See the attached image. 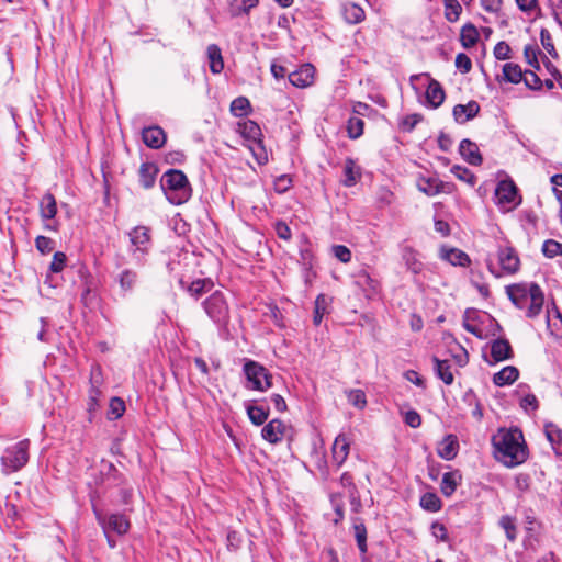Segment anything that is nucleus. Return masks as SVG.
I'll list each match as a JSON object with an SVG mask.
<instances>
[{
	"instance_id": "774afa93",
	"label": "nucleus",
	"mask_w": 562,
	"mask_h": 562,
	"mask_svg": "<svg viewBox=\"0 0 562 562\" xmlns=\"http://www.w3.org/2000/svg\"><path fill=\"white\" fill-rule=\"evenodd\" d=\"M226 542L229 551H236L240 548L241 536L235 530H229L226 536Z\"/></svg>"
},
{
	"instance_id": "e433bc0d",
	"label": "nucleus",
	"mask_w": 562,
	"mask_h": 562,
	"mask_svg": "<svg viewBox=\"0 0 562 562\" xmlns=\"http://www.w3.org/2000/svg\"><path fill=\"white\" fill-rule=\"evenodd\" d=\"M356 283L362 288L367 296L373 295L379 290V281L372 278L367 271H360L356 277Z\"/></svg>"
},
{
	"instance_id": "f704fd0d",
	"label": "nucleus",
	"mask_w": 562,
	"mask_h": 562,
	"mask_svg": "<svg viewBox=\"0 0 562 562\" xmlns=\"http://www.w3.org/2000/svg\"><path fill=\"white\" fill-rule=\"evenodd\" d=\"M40 214L43 220H53L57 214V203L55 196L47 192L40 202Z\"/></svg>"
},
{
	"instance_id": "49530a36",
	"label": "nucleus",
	"mask_w": 562,
	"mask_h": 562,
	"mask_svg": "<svg viewBox=\"0 0 562 562\" xmlns=\"http://www.w3.org/2000/svg\"><path fill=\"white\" fill-rule=\"evenodd\" d=\"M364 122L359 116H350L347 121V134L351 139H357L363 134Z\"/></svg>"
},
{
	"instance_id": "052dcab7",
	"label": "nucleus",
	"mask_w": 562,
	"mask_h": 562,
	"mask_svg": "<svg viewBox=\"0 0 562 562\" xmlns=\"http://www.w3.org/2000/svg\"><path fill=\"white\" fill-rule=\"evenodd\" d=\"M35 246L41 254L45 255L54 249V241L52 238L41 235L36 237Z\"/></svg>"
},
{
	"instance_id": "412c9836",
	"label": "nucleus",
	"mask_w": 562,
	"mask_h": 562,
	"mask_svg": "<svg viewBox=\"0 0 562 562\" xmlns=\"http://www.w3.org/2000/svg\"><path fill=\"white\" fill-rule=\"evenodd\" d=\"M479 112V103L476 101H470L467 104H457L453 108L452 114L457 123L463 124L475 117Z\"/></svg>"
},
{
	"instance_id": "72a5a7b5",
	"label": "nucleus",
	"mask_w": 562,
	"mask_h": 562,
	"mask_svg": "<svg viewBox=\"0 0 562 562\" xmlns=\"http://www.w3.org/2000/svg\"><path fill=\"white\" fill-rule=\"evenodd\" d=\"M158 168L153 162H143L139 167V182L143 188L150 189L155 184Z\"/></svg>"
},
{
	"instance_id": "423d86ee",
	"label": "nucleus",
	"mask_w": 562,
	"mask_h": 562,
	"mask_svg": "<svg viewBox=\"0 0 562 562\" xmlns=\"http://www.w3.org/2000/svg\"><path fill=\"white\" fill-rule=\"evenodd\" d=\"M98 522L101 525L105 536L114 532L117 536L127 533L131 528L130 520L122 514H102L95 508L93 509Z\"/></svg>"
},
{
	"instance_id": "aec40b11",
	"label": "nucleus",
	"mask_w": 562,
	"mask_h": 562,
	"mask_svg": "<svg viewBox=\"0 0 562 562\" xmlns=\"http://www.w3.org/2000/svg\"><path fill=\"white\" fill-rule=\"evenodd\" d=\"M544 296L541 288L537 283H530V301L527 307V317L535 318L542 311Z\"/></svg>"
},
{
	"instance_id": "13d9d810",
	"label": "nucleus",
	"mask_w": 562,
	"mask_h": 562,
	"mask_svg": "<svg viewBox=\"0 0 562 562\" xmlns=\"http://www.w3.org/2000/svg\"><path fill=\"white\" fill-rule=\"evenodd\" d=\"M461 11L462 8L457 0H448L446 2L445 15L449 22H456L459 19Z\"/></svg>"
},
{
	"instance_id": "20e7f679",
	"label": "nucleus",
	"mask_w": 562,
	"mask_h": 562,
	"mask_svg": "<svg viewBox=\"0 0 562 562\" xmlns=\"http://www.w3.org/2000/svg\"><path fill=\"white\" fill-rule=\"evenodd\" d=\"M243 371L249 383L247 385L249 390L265 392L272 387V374L261 363L245 359Z\"/></svg>"
},
{
	"instance_id": "1a4fd4ad",
	"label": "nucleus",
	"mask_w": 562,
	"mask_h": 562,
	"mask_svg": "<svg viewBox=\"0 0 562 562\" xmlns=\"http://www.w3.org/2000/svg\"><path fill=\"white\" fill-rule=\"evenodd\" d=\"M495 198L499 205L516 206L520 203L516 201L518 198V189L512 180H502L495 189Z\"/></svg>"
},
{
	"instance_id": "9d476101",
	"label": "nucleus",
	"mask_w": 562,
	"mask_h": 562,
	"mask_svg": "<svg viewBox=\"0 0 562 562\" xmlns=\"http://www.w3.org/2000/svg\"><path fill=\"white\" fill-rule=\"evenodd\" d=\"M497 257L499 266L505 273L514 274L519 270L520 259L515 248L510 246H499Z\"/></svg>"
},
{
	"instance_id": "37998d69",
	"label": "nucleus",
	"mask_w": 562,
	"mask_h": 562,
	"mask_svg": "<svg viewBox=\"0 0 562 562\" xmlns=\"http://www.w3.org/2000/svg\"><path fill=\"white\" fill-rule=\"evenodd\" d=\"M498 525L505 531L507 540L515 542L517 539L516 519L509 515H504L499 518Z\"/></svg>"
},
{
	"instance_id": "8fccbe9b",
	"label": "nucleus",
	"mask_w": 562,
	"mask_h": 562,
	"mask_svg": "<svg viewBox=\"0 0 562 562\" xmlns=\"http://www.w3.org/2000/svg\"><path fill=\"white\" fill-rule=\"evenodd\" d=\"M539 54H541V50L535 45H526L524 48L525 60L533 68V70H540V64L538 60Z\"/></svg>"
},
{
	"instance_id": "a878e982",
	"label": "nucleus",
	"mask_w": 562,
	"mask_h": 562,
	"mask_svg": "<svg viewBox=\"0 0 562 562\" xmlns=\"http://www.w3.org/2000/svg\"><path fill=\"white\" fill-rule=\"evenodd\" d=\"M462 474L459 470L443 473L440 490L446 497H450L461 484Z\"/></svg>"
},
{
	"instance_id": "5fc2aeb1",
	"label": "nucleus",
	"mask_w": 562,
	"mask_h": 562,
	"mask_svg": "<svg viewBox=\"0 0 562 562\" xmlns=\"http://www.w3.org/2000/svg\"><path fill=\"white\" fill-rule=\"evenodd\" d=\"M542 254L547 258L562 256V244L554 239H547L542 245Z\"/></svg>"
},
{
	"instance_id": "a18cd8bd",
	"label": "nucleus",
	"mask_w": 562,
	"mask_h": 562,
	"mask_svg": "<svg viewBox=\"0 0 562 562\" xmlns=\"http://www.w3.org/2000/svg\"><path fill=\"white\" fill-rule=\"evenodd\" d=\"M257 4L258 0H232L229 7L232 14L236 16L243 13H249Z\"/></svg>"
},
{
	"instance_id": "e2e57ef3",
	"label": "nucleus",
	"mask_w": 562,
	"mask_h": 562,
	"mask_svg": "<svg viewBox=\"0 0 562 562\" xmlns=\"http://www.w3.org/2000/svg\"><path fill=\"white\" fill-rule=\"evenodd\" d=\"M67 257L61 251H56L49 266V270L54 273L60 272L66 265Z\"/></svg>"
},
{
	"instance_id": "3c124183",
	"label": "nucleus",
	"mask_w": 562,
	"mask_h": 562,
	"mask_svg": "<svg viewBox=\"0 0 562 562\" xmlns=\"http://www.w3.org/2000/svg\"><path fill=\"white\" fill-rule=\"evenodd\" d=\"M250 110V102L246 97H238L231 104V112L234 116H243Z\"/></svg>"
},
{
	"instance_id": "6ab92c4d",
	"label": "nucleus",
	"mask_w": 562,
	"mask_h": 562,
	"mask_svg": "<svg viewBox=\"0 0 562 562\" xmlns=\"http://www.w3.org/2000/svg\"><path fill=\"white\" fill-rule=\"evenodd\" d=\"M180 285L183 289H186L192 297L198 300L203 294L209 293L213 290L214 282L210 278H203L195 279L190 284L186 285L184 281L181 279Z\"/></svg>"
},
{
	"instance_id": "4468645a",
	"label": "nucleus",
	"mask_w": 562,
	"mask_h": 562,
	"mask_svg": "<svg viewBox=\"0 0 562 562\" xmlns=\"http://www.w3.org/2000/svg\"><path fill=\"white\" fill-rule=\"evenodd\" d=\"M491 363L509 360L514 357V352L509 341L505 338H497L491 342Z\"/></svg>"
},
{
	"instance_id": "864d4df0",
	"label": "nucleus",
	"mask_w": 562,
	"mask_h": 562,
	"mask_svg": "<svg viewBox=\"0 0 562 562\" xmlns=\"http://www.w3.org/2000/svg\"><path fill=\"white\" fill-rule=\"evenodd\" d=\"M451 172L460 180L471 184V186H474L476 183V177L475 175L469 170L468 168L465 167H461L459 165H454L452 168H451Z\"/></svg>"
},
{
	"instance_id": "a211bd4d",
	"label": "nucleus",
	"mask_w": 562,
	"mask_h": 562,
	"mask_svg": "<svg viewBox=\"0 0 562 562\" xmlns=\"http://www.w3.org/2000/svg\"><path fill=\"white\" fill-rule=\"evenodd\" d=\"M285 432V425L280 419H272L263 426L261 436L270 443H278L282 440Z\"/></svg>"
},
{
	"instance_id": "c03bdc74",
	"label": "nucleus",
	"mask_w": 562,
	"mask_h": 562,
	"mask_svg": "<svg viewBox=\"0 0 562 562\" xmlns=\"http://www.w3.org/2000/svg\"><path fill=\"white\" fill-rule=\"evenodd\" d=\"M101 395V391L92 384L89 390V396L87 402V412L89 414V422H92L95 413L99 409V396Z\"/></svg>"
},
{
	"instance_id": "6e6d98bb",
	"label": "nucleus",
	"mask_w": 562,
	"mask_h": 562,
	"mask_svg": "<svg viewBox=\"0 0 562 562\" xmlns=\"http://www.w3.org/2000/svg\"><path fill=\"white\" fill-rule=\"evenodd\" d=\"M537 70H526L522 81L526 87L533 91H540L543 87L542 80L536 74Z\"/></svg>"
},
{
	"instance_id": "bb28decb",
	"label": "nucleus",
	"mask_w": 562,
	"mask_h": 562,
	"mask_svg": "<svg viewBox=\"0 0 562 562\" xmlns=\"http://www.w3.org/2000/svg\"><path fill=\"white\" fill-rule=\"evenodd\" d=\"M402 259L406 268L414 274H418L424 269V263L419 258V254L409 246L402 248Z\"/></svg>"
},
{
	"instance_id": "f03ea898",
	"label": "nucleus",
	"mask_w": 562,
	"mask_h": 562,
	"mask_svg": "<svg viewBox=\"0 0 562 562\" xmlns=\"http://www.w3.org/2000/svg\"><path fill=\"white\" fill-rule=\"evenodd\" d=\"M160 187L167 200L180 205L186 203L192 194V189L187 176L178 169H169L161 176Z\"/></svg>"
},
{
	"instance_id": "f3484780",
	"label": "nucleus",
	"mask_w": 562,
	"mask_h": 562,
	"mask_svg": "<svg viewBox=\"0 0 562 562\" xmlns=\"http://www.w3.org/2000/svg\"><path fill=\"white\" fill-rule=\"evenodd\" d=\"M459 153L472 166H480L483 161L477 145L468 138L461 140Z\"/></svg>"
},
{
	"instance_id": "393cba45",
	"label": "nucleus",
	"mask_w": 562,
	"mask_h": 562,
	"mask_svg": "<svg viewBox=\"0 0 562 562\" xmlns=\"http://www.w3.org/2000/svg\"><path fill=\"white\" fill-rule=\"evenodd\" d=\"M333 299L326 294H318L314 302L313 324L319 326L325 315L330 313Z\"/></svg>"
},
{
	"instance_id": "f257e3e1",
	"label": "nucleus",
	"mask_w": 562,
	"mask_h": 562,
	"mask_svg": "<svg viewBox=\"0 0 562 562\" xmlns=\"http://www.w3.org/2000/svg\"><path fill=\"white\" fill-rule=\"evenodd\" d=\"M492 442L496 459L508 468L517 467L528 458V449L518 428L499 429Z\"/></svg>"
},
{
	"instance_id": "ea45409f",
	"label": "nucleus",
	"mask_w": 562,
	"mask_h": 562,
	"mask_svg": "<svg viewBox=\"0 0 562 562\" xmlns=\"http://www.w3.org/2000/svg\"><path fill=\"white\" fill-rule=\"evenodd\" d=\"M524 75L518 64L507 63L503 66V77L507 82L517 85L522 81Z\"/></svg>"
},
{
	"instance_id": "f8f14e48",
	"label": "nucleus",
	"mask_w": 562,
	"mask_h": 562,
	"mask_svg": "<svg viewBox=\"0 0 562 562\" xmlns=\"http://www.w3.org/2000/svg\"><path fill=\"white\" fill-rule=\"evenodd\" d=\"M439 257L452 266L468 267L471 263L469 255L454 247L441 246Z\"/></svg>"
},
{
	"instance_id": "7ed1b4c3",
	"label": "nucleus",
	"mask_w": 562,
	"mask_h": 562,
	"mask_svg": "<svg viewBox=\"0 0 562 562\" xmlns=\"http://www.w3.org/2000/svg\"><path fill=\"white\" fill-rule=\"evenodd\" d=\"M202 306L209 318L220 330L227 329L229 324V306L226 296L221 291H214L203 302Z\"/></svg>"
},
{
	"instance_id": "2f4dec72",
	"label": "nucleus",
	"mask_w": 562,
	"mask_h": 562,
	"mask_svg": "<svg viewBox=\"0 0 562 562\" xmlns=\"http://www.w3.org/2000/svg\"><path fill=\"white\" fill-rule=\"evenodd\" d=\"M434 370L436 375L447 385L453 383L454 376L451 371V364L449 360H441L438 357H432Z\"/></svg>"
},
{
	"instance_id": "0eeeda50",
	"label": "nucleus",
	"mask_w": 562,
	"mask_h": 562,
	"mask_svg": "<svg viewBox=\"0 0 562 562\" xmlns=\"http://www.w3.org/2000/svg\"><path fill=\"white\" fill-rule=\"evenodd\" d=\"M131 250L135 255L136 259L140 261V258L147 254L150 247V235L149 228L146 226H136L130 233Z\"/></svg>"
},
{
	"instance_id": "9b49d317",
	"label": "nucleus",
	"mask_w": 562,
	"mask_h": 562,
	"mask_svg": "<svg viewBox=\"0 0 562 562\" xmlns=\"http://www.w3.org/2000/svg\"><path fill=\"white\" fill-rule=\"evenodd\" d=\"M315 68L311 64H304L299 69L288 75L289 81L296 88H306L313 83Z\"/></svg>"
},
{
	"instance_id": "c9c22d12",
	"label": "nucleus",
	"mask_w": 562,
	"mask_h": 562,
	"mask_svg": "<svg viewBox=\"0 0 562 562\" xmlns=\"http://www.w3.org/2000/svg\"><path fill=\"white\" fill-rule=\"evenodd\" d=\"M353 521V533L357 542V547L361 554H366L368 551L367 546V528L364 526L363 520L360 517H356L352 519Z\"/></svg>"
},
{
	"instance_id": "39448f33",
	"label": "nucleus",
	"mask_w": 562,
	"mask_h": 562,
	"mask_svg": "<svg viewBox=\"0 0 562 562\" xmlns=\"http://www.w3.org/2000/svg\"><path fill=\"white\" fill-rule=\"evenodd\" d=\"M30 440L24 439L7 448L1 457V463L5 471L21 470L29 461Z\"/></svg>"
},
{
	"instance_id": "338daca9",
	"label": "nucleus",
	"mask_w": 562,
	"mask_h": 562,
	"mask_svg": "<svg viewBox=\"0 0 562 562\" xmlns=\"http://www.w3.org/2000/svg\"><path fill=\"white\" fill-rule=\"evenodd\" d=\"M292 186V179L289 175H281L274 180V190L278 193H285Z\"/></svg>"
},
{
	"instance_id": "c756f323",
	"label": "nucleus",
	"mask_w": 562,
	"mask_h": 562,
	"mask_svg": "<svg viewBox=\"0 0 562 562\" xmlns=\"http://www.w3.org/2000/svg\"><path fill=\"white\" fill-rule=\"evenodd\" d=\"M518 378L519 370L514 366H507L493 375V383L502 387L513 384Z\"/></svg>"
},
{
	"instance_id": "6e6552de",
	"label": "nucleus",
	"mask_w": 562,
	"mask_h": 562,
	"mask_svg": "<svg viewBox=\"0 0 562 562\" xmlns=\"http://www.w3.org/2000/svg\"><path fill=\"white\" fill-rule=\"evenodd\" d=\"M114 282L119 285L120 296L126 297L136 289L139 276L134 269L125 268L114 277Z\"/></svg>"
},
{
	"instance_id": "2eb2a0df",
	"label": "nucleus",
	"mask_w": 562,
	"mask_h": 562,
	"mask_svg": "<svg viewBox=\"0 0 562 562\" xmlns=\"http://www.w3.org/2000/svg\"><path fill=\"white\" fill-rule=\"evenodd\" d=\"M506 292L518 308H524L530 301V284H513L506 288Z\"/></svg>"
},
{
	"instance_id": "603ef678",
	"label": "nucleus",
	"mask_w": 562,
	"mask_h": 562,
	"mask_svg": "<svg viewBox=\"0 0 562 562\" xmlns=\"http://www.w3.org/2000/svg\"><path fill=\"white\" fill-rule=\"evenodd\" d=\"M125 412V402L121 397H112L109 404V419H119Z\"/></svg>"
},
{
	"instance_id": "69168bd1",
	"label": "nucleus",
	"mask_w": 562,
	"mask_h": 562,
	"mask_svg": "<svg viewBox=\"0 0 562 562\" xmlns=\"http://www.w3.org/2000/svg\"><path fill=\"white\" fill-rule=\"evenodd\" d=\"M456 67L462 72L468 74L472 69V61L464 53H459L456 57Z\"/></svg>"
},
{
	"instance_id": "bf43d9fd",
	"label": "nucleus",
	"mask_w": 562,
	"mask_h": 562,
	"mask_svg": "<svg viewBox=\"0 0 562 562\" xmlns=\"http://www.w3.org/2000/svg\"><path fill=\"white\" fill-rule=\"evenodd\" d=\"M544 431L547 439L555 449V445L560 443V441L562 440V430L553 424H548L546 425Z\"/></svg>"
},
{
	"instance_id": "4d7b16f0",
	"label": "nucleus",
	"mask_w": 562,
	"mask_h": 562,
	"mask_svg": "<svg viewBox=\"0 0 562 562\" xmlns=\"http://www.w3.org/2000/svg\"><path fill=\"white\" fill-rule=\"evenodd\" d=\"M540 42L543 48L549 53V55L557 59L559 57V54L553 45L552 37L550 32L542 27L540 31Z\"/></svg>"
},
{
	"instance_id": "de8ad7c7",
	"label": "nucleus",
	"mask_w": 562,
	"mask_h": 562,
	"mask_svg": "<svg viewBox=\"0 0 562 562\" xmlns=\"http://www.w3.org/2000/svg\"><path fill=\"white\" fill-rule=\"evenodd\" d=\"M344 173H345V180L344 184L346 187H352L356 184L357 179L360 177V172L358 168L355 165V161L351 158H348L346 160L345 167H344Z\"/></svg>"
},
{
	"instance_id": "7c9ffc66",
	"label": "nucleus",
	"mask_w": 562,
	"mask_h": 562,
	"mask_svg": "<svg viewBox=\"0 0 562 562\" xmlns=\"http://www.w3.org/2000/svg\"><path fill=\"white\" fill-rule=\"evenodd\" d=\"M443 182L437 177H420L417 180V188L428 196L437 195L442 191Z\"/></svg>"
},
{
	"instance_id": "680f3d73",
	"label": "nucleus",
	"mask_w": 562,
	"mask_h": 562,
	"mask_svg": "<svg viewBox=\"0 0 562 562\" xmlns=\"http://www.w3.org/2000/svg\"><path fill=\"white\" fill-rule=\"evenodd\" d=\"M333 255L342 263H348L351 260V251L344 245H334L331 247Z\"/></svg>"
},
{
	"instance_id": "5701e85b",
	"label": "nucleus",
	"mask_w": 562,
	"mask_h": 562,
	"mask_svg": "<svg viewBox=\"0 0 562 562\" xmlns=\"http://www.w3.org/2000/svg\"><path fill=\"white\" fill-rule=\"evenodd\" d=\"M459 451V441L457 436L447 435L438 445L437 453L440 458L450 461L453 460Z\"/></svg>"
},
{
	"instance_id": "4c0bfd02",
	"label": "nucleus",
	"mask_w": 562,
	"mask_h": 562,
	"mask_svg": "<svg viewBox=\"0 0 562 562\" xmlns=\"http://www.w3.org/2000/svg\"><path fill=\"white\" fill-rule=\"evenodd\" d=\"M479 41L477 29L472 24L468 23L462 26L460 33V42L464 48L473 47Z\"/></svg>"
},
{
	"instance_id": "dca6fc26",
	"label": "nucleus",
	"mask_w": 562,
	"mask_h": 562,
	"mask_svg": "<svg viewBox=\"0 0 562 562\" xmlns=\"http://www.w3.org/2000/svg\"><path fill=\"white\" fill-rule=\"evenodd\" d=\"M351 439L348 435L339 434L333 445V458L338 467L342 465L350 451Z\"/></svg>"
},
{
	"instance_id": "4be33fe9",
	"label": "nucleus",
	"mask_w": 562,
	"mask_h": 562,
	"mask_svg": "<svg viewBox=\"0 0 562 562\" xmlns=\"http://www.w3.org/2000/svg\"><path fill=\"white\" fill-rule=\"evenodd\" d=\"M482 315L474 308H467L463 313V328L480 339H484L482 330L475 325L476 323H483Z\"/></svg>"
},
{
	"instance_id": "a19ab883",
	"label": "nucleus",
	"mask_w": 562,
	"mask_h": 562,
	"mask_svg": "<svg viewBox=\"0 0 562 562\" xmlns=\"http://www.w3.org/2000/svg\"><path fill=\"white\" fill-rule=\"evenodd\" d=\"M364 15L363 9L356 3H348L344 7V18L350 24L360 23Z\"/></svg>"
},
{
	"instance_id": "79ce46f5",
	"label": "nucleus",
	"mask_w": 562,
	"mask_h": 562,
	"mask_svg": "<svg viewBox=\"0 0 562 562\" xmlns=\"http://www.w3.org/2000/svg\"><path fill=\"white\" fill-rule=\"evenodd\" d=\"M420 506L430 513H437L441 509L442 503L437 494L427 492L420 497Z\"/></svg>"
},
{
	"instance_id": "c85d7f7f",
	"label": "nucleus",
	"mask_w": 562,
	"mask_h": 562,
	"mask_svg": "<svg viewBox=\"0 0 562 562\" xmlns=\"http://www.w3.org/2000/svg\"><path fill=\"white\" fill-rule=\"evenodd\" d=\"M445 91L441 85L437 80H431L426 90L427 103L432 108L437 109L445 101Z\"/></svg>"
},
{
	"instance_id": "0e129e2a",
	"label": "nucleus",
	"mask_w": 562,
	"mask_h": 562,
	"mask_svg": "<svg viewBox=\"0 0 562 562\" xmlns=\"http://www.w3.org/2000/svg\"><path fill=\"white\" fill-rule=\"evenodd\" d=\"M510 46L504 42H498L494 47V56L498 60H505L510 58Z\"/></svg>"
},
{
	"instance_id": "58836bf2",
	"label": "nucleus",
	"mask_w": 562,
	"mask_h": 562,
	"mask_svg": "<svg viewBox=\"0 0 562 562\" xmlns=\"http://www.w3.org/2000/svg\"><path fill=\"white\" fill-rule=\"evenodd\" d=\"M246 411L250 422L256 425H262L269 416V408L262 405H247Z\"/></svg>"
},
{
	"instance_id": "cd10ccee",
	"label": "nucleus",
	"mask_w": 562,
	"mask_h": 562,
	"mask_svg": "<svg viewBox=\"0 0 562 562\" xmlns=\"http://www.w3.org/2000/svg\"><path fill=\"white\" fill-rule=\"evenodd\" d=\"M100 473L104 475L102 480L104 483L109 482L111 485H121L124 483L122 473L115 468V465L108 460H102L100 463Z\"/></svg>"
},
{
	"instance_id": "ddd939ff",
	"label": "nucleus",
	"mask_w": 562,
	"mask_h": 562,
	"mask_svg": "<svg viewBox=\"0 0 562 562\" xmlns=\"http://www.w3.org/2000/svg\"><path fill=\"white\" fill-rule=\"evenodd\" d=\"M142 139L144 144L149 148L158 149L164 146L167 136L165 131L160 126L153 125L143 128Z\"/></svg>"
},
{
	"instance_id": "b1692460",
	"label": "nucleus",
	"mask_w": 562,
	"mask_h": 562,
	"mask_svg": "<svg viewBox=\"0 0 562 562\" xmlns=\"http://www.w3.org/2000/svg\"><path fill=\"white\" fill-rule=\"evenodd\" d=\"M238 131L241 136L248 140H251L261 148V128L260 126L251 120H246L244 122L238 123Z\"/></svg>"
},
{
	"instance_id": "09e8293b",
	"label": "nucleus",
	"mask_w": 562,
	"mask_h": 562,
	"mask_svg": "<svg viewBox=\"0 0 562 562\" xmlns=\"http://www.w3.org/2000/svg\"><path fill=\"white\" fill-rule=\"evenodd\" d=\"M349 404L356 408L363 409L367 406L366 393L362 390L345 391Z\"/></svg>"
},
{
	"instance_id": "473e14b6",
	"label": "nucleus",
	"mask_w": 562,
	"mask_h": 562,
	"mask_svg": "<svg viewBox=\"0 0 562 562\" xmlns=\"http://www.w3.org/2000/svg\"><path fill=\"white\" fill-rule=\"evenodd\" d=\"M210 70L217 75L224 69V60L222 50L216 44H211L206 48Z\"/></svg>"
}]
</instances>
